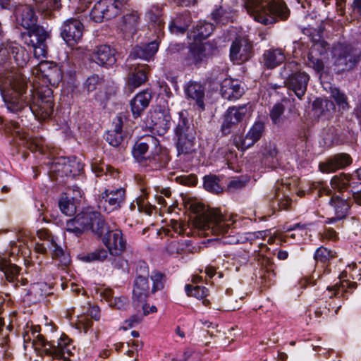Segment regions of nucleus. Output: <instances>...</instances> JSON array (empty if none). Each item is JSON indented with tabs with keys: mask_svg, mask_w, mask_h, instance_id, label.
<instances>
[{
	"mask_svg": "<svg viewBox=\"0 0 361 361\" xmlns=\"http://www.w3.org/2000/svg\"><path fill=\"white\" fill-rule=\"evenodd\" d=\"M30 59L28 52L16 42H8L0 47V93L7 110L17 114L25 108L40 120L53 113L52 90L41 88L35 94L27 92V79L16 66L23 68Z\"/></svg>",
	"mask_w": 361,
	"mask_h": 361,
	"instance_id": "f257e3e1",
	"label": "nucleus"
},
{
	"mask_svg": "<svg viewBox=\"0 0 361 361\" xmlns=\"http://www.w3.org/2000/svg\"><path fill=\"white\" fill-rule=\"evenodd\" d=\"M192 210L196 214L195 225L205 236H224L223 243L226 244H237L240 242L238 236L231 235L233 227L235 223V216L232 214H223L219 209H207L202 204H192Z\"/></svg>",
	"mask_w": 361,
	"mask_h": 361,
	"instance_id": "f03ea898",
	"label": "nucleus"
},
{
	"mask_svg": "<svg viewBox=\"0 0 361 361\" xmlns=\"http://www.w3.org/2000/svg\"><path fill=\"white\" fill-rule=\"evenodd\" d=\"M247 13L262 24H272L277 19L285 20L289 16V10L281 0H244Z\"/></svg>",
	"mask_w": 361,
	"mask_h": 361,
	"instance_id": "7ed1b4c3",
	"label": "nucleus"
},
{
	"mask_svg": "<svg viewBox=\"0 0 361 361\" xmlns=\"http://www.w3.org/2000/svg\"><path fill=\"white\" fill-rule=\"evenodd\" d=\"M281 75L288 90H291L300 99L306 92L310 76L307 73L300 71L298 64L290 61L281 69Z\"/></svg>",
	"mask_w": 361,
	"mask_h": 361,
	"instance_id": "20e7f679",
	"label": "nucleus"
},
{
	"mask_svg": "<svg viewBox=\"0 0 361 361\" xmlns=\"http://www.w3.org/2000/svg\"><path fill=\"white\" fill-rule=\"evenodd\" d=\"M360 51L352 44L338 43L331 49V60L338 71L353 69L360 60Z\"/></svg>",
	"mask_w": 361,
	"mask_h": 361,
	"instance_id": "39448f33",
	"label": "nucleus"
},
{
	"mask_svg": "<svg viewBox=\"0 0 361 361\" xmlns=\"http://www.w3.org/2000/svg\"><path fill=\"white\" fill-rule=\"evenodd\" d=\"M71 340L66 336H62L56 341L48 342L44 338L39 335L34 343L35 350L41 355H47L52 358L63 359L68 361V357L71 355Z\"/></svg>",
	"mask_w": 361,
	"mask_h": 361,
	"instance_id": "423d86ee",
	"label": "nucleus"
},
{
	"mask_svg": "<svg viewBox=\"0 0 361 361\" xmlns=\"http://www.w3.org/2000/svg\"><path fill=\"white\" fill-rule=\"evenodd\" d=\"M37 238L39 243H44L48 240H54V238L51 236L50 233L46 229H39L37 231ZM36 239L31 233L27 231L21 232L18 236V242H11V252L10 255L14 259V255H18L20 252L21 253L26 254V251L24 248L26 247L28 251L31 247L35 248V243Z\"/></svg>",
	"mask_w": 361,
	"mask_h": 361,
	"instance_id": "0eeeda50",
	"label": "nucleus"
},
{
	"mask_svg": "<svg viewBox=\"0 0 361 361\" xmlns=\"http://www.w3.org/2000/svg\"><path fill=\"white\" fill-rule=\"evenodd\" d=\"M123 7L120 0H99L92 8L90 16L93 21L101 23L118 16Z\"/></svg>",
	"mask_w": 361,
	"mask_h": 361,
	"instance_id": "6e6552de",
	"label": "nucleus"
},
{
	"mask_svg": "<svg viewBox=\"0 0 361 361\" xmlns=\"http://www.w3.org/2000/svg\"><path fill=\"white\" fill-rule=\"evenodd\" d=\"M32 74L42 80L47 85L56 87L62 78L60 68L55 63L48 61H40L32 69Z\"/></svg>",
	"mask_w": 361,
	"mask_h": 361,
	"instance_id": "1a4fd4ad",
	"label": "nucleus"
},
{
	"mask_svg": "<svg viewBox=\"0 0 361 361\" xmlns=\"http://www.w3.org/2000/svg\"><path fill=\"white\" fill-rule=\"evenodd\" d=\"M158 145V140L154 137L149 136L145 142H137L135 144L132 151L133 155L140 163L146 159L157 161L161 151Z\"/></svg>",
	"mask_w": 361,
	"mask_h": 361,
	"instance_id": "9d476101",
	"label": "nucleus"
},
{
	"mask_svg": "<svg viewBox=\"0 0 361 361\" xmlns=\"http://www.w3.org/2000/svg\"><path fill=\"white\" fill-rule=\"evenodd\" d=\"M125 200V190L122 188L116 190L106 189L101 193L98 201V208L110 213L121 207Z\"/></svg>",
	"mask_w": 361,
	"mask_h": 361,
	"instance_id": "9b49d317",
	"label": "nucleus"
},
{
	"mask_svg": "<svg viewBox=\"0 0 361 361\" xmlns=\"http://www.w3.org/2000/svg\"><path fill=\"white\" fill-rule=\"evenodd\" d=\"M35 251L40 254L49 252L53 259L58 261V265L61 267H67L71 262L70 257L64 252L63 248L57 245L54 240H48L42 243L36 242Z\"/></svg>",
	"mask_w": 361,
	"mask_h": 361,
	"instance_id": "f8f14e48",
	"label": "nucleus"
},
{
	"mask_svg": "<svg viewBox=\"0 0 361 361\" xmlns=\"http://www.w3.org/2000/svg\"><path fill=\"white\" fill-rule=\"evenodd\" d=\"M102 242L113 256H119L126 248L127 243L120 229L108 231L103 238Z\"/></svg>",
	"mask_w": 361,
	"mask_h": 361,
	"instance_id": "ddd939ff",
	"label": "nucleus"
},
{
	"mask_svg": "<svg viewBox=\"0 0 361 361\" xmlns=\"http://www.w3.org/2000/svg\"><path fill=\"white\" fill-rule=\"evenodd\" d=\"M208 47L202 43L190 45L188 54L183 59V65L190 68H199L207 59Z\"/></svg>",
	"mask_w": 361,
	"mask_h": 361,
	"instance_id": "4468645a",
	"label": "nucleus"
},
{
	"mask_svg": "<svg viewBox=\"0 0 361 361\" xmlns=\"http://www.w3.org/2000/svg\"><path fill=\"white\" fill-rule=\"evenodd\" d=\"M83 25L77 19H68L61 27V36L69 45L74 46L82 37Z\"/></svg>",
	"mask_w": 361,
	"mask_h": 361,
	"instance_id": "2eb2a0df",
	"label": "nucleus"
},
{
	"mask_svg": "<svg viewBox=\"0 0 361 361\" xmlns=\"http://www.w3.org/2000/svg\"><path fill=\"white\" fill-rule=\"evenodd\" d=\"M252 45L245 37L236 38L230 47V59L234 63L247 61L251 57Z\"/></svg>",
	"mask_w": 361,
	"mask_h": 361,
	"instance_id": "dca6fc26",
	"label": "nucleus"
},
{
	"mask_svg": "<svg viewBox=\"0 0 361 361\" xmlns=\"http://www.w3.org/2000/svg\"><path fill=\"white\" fill-rule=\"evenodd\" d=\"M264 131V123L262 121H256L247 133L245 137L236 136L234 138V143L239 149L246 150L261 138Z\"/></svg>",
	"mask_w": 361,
	"mask_h": 361,
	"instance_id": "f3484780",
	"label": "nucleus"
},
{
	"mask_svg": "<svg viewBox=\"0 0 361 361\" xmlns=\"http://www.w3.org/2000/svg\"><path fill=\"white\" fill-rule=\"evenodd\" d=\"M328 49V43L324 40L314 43L307 55L305 62L307 66L313 68L317 73L322 71L324 68L322 56L326 54Z\"/></svg>",
	"mask_w": 361,
	"mask_h": 361,
	"instance_id": "a211bd4d",
	"label": "nucleus"
},
{
	"mask_svg": "<svg viewBox=\"0 0 361 361\" xmlns=\"http://www.w3.org/2000/svg\"><path fill=\"white\" fill-rule=\"evenodd\" d=\"M159 46V42L157 39H155L147 44L136 46L133 49L129 57L127 59L128 66L130 67V68H132V66H135V63H133L132 61L137 59H143L145 61L150 60V59L152 58L157 52Z\"/></svg>",
	"mask_w": 361,
	"mask_h": 361,
	"instance_id": "6ab92c4d",
	"label": "nucleus"
},
{
	"mask_svg": "<svg viewBox=\"0 0 361 361\" xmlns=\"http://www.w3.org/2000/svg\"><path fill=\"white\" fill-rule=\"evenodd\" d=\"M93 212H85L78 214L74 219L66 222L67 232L80 236L85 231L90 230Z\"/></svg>",
	"mask_w": 361,
	"mask_h": 361,
	"instance_id": "aec40b11",
	"label": "nucleus"
},
{
	"mask_svg": "<svg viewBox=\"0 0 361 361\" xmlns=\"http://www.w3.org/2000/svg\"><path fill=\"white\" fill-rule=\"evenodd\" d=\"M171 116L166 110L156 109L151 111L147 121L152 129L159 135H162L166 133L170 127Z\"/></svg>",
	"mask_w": 361,
	"mask_h": 361,
	"instance_id": "412c9836",
	"label": "nucleus"
},
{
	"mask_svg": "<svg viewBox=\"0 0 361 361\" xmlns=\"http://www.w3.org/2000/svg\"><path fill=\"white\" fill-rule=\"evenodd\" d=\"M82 197L80 188L74 186L73 189H68L59 201V208L63 214L66 216H72L76 212L75 201Z\"/></svg>",
	"mask_w": 361,
	"mask_h": 361,
	"instance_id": "4be33fe9",
	"label": "nucleus"
},
{
	"mask_svg": "<svg viewBox=\"0 0 361 361\" xmlns=\"http://www.w3.org/2000/svg\"><path fill=\"white\" fill-rule=\"evenodd\" d=\"M246 113L247 108L245 106L229 107L224 115V121L221 125L223 133H229L231 129L243 120Z\"/></svg>",
	"mask_w": 361,
	"mask_h": 361,
	"instance_id": "5701e85b",
	"label": "nucleus"
},
{
	"mask_svg": "<svg viewBox=\"0 0 361 361\" xmlns=\"http://www.w3.org/2000/svg\"><path fill=\"white\" fill-rule=\"evenodd\" d=\"M352 203L353 200L348 195H334L330 200V204L334 208L336 217L328 219L326 223L331 224L346 216Z\"/></svg>",
	"mask_w": 361,
	"mask_h": 361,
	"instance_id": "b1692460",
	"label": "nucleus"
},
{
	"mask_svg": "<svg viewBox=\"0 0 361 361\" xmlns=\"http://www.w3.org/2000/svg\"><path fill=\"white\" fill-rule=\"evenodd\" d=\"M352 163V159L348 154L341 153L329 158L326 162L319 164V169L324 173H333L342 169Z\"/></svg>",
	"mask_w": 361,
	"mask_h": 361,
	"instance_id": "393cba45",
	"label": "nucleus"
},
{
	"mask_svg": "<svg viewBox=\"0 0 361 361\" xmlns=\"http://www.w3.org/2000/svg\"><path fill=\"white\" fill-rule=\"evenodd\" d=\"M353 182H358L355 178L349 174L341 173L338 175H335L331 180V188L336 190L340 195H348L350 197V191Z\"/></svg>",
	"mask_w": 361,
	"mask_h": 361,
	"instance_id": "a878e982",
	"label": "nucleus"
},
{
	"mask_svg": "<svg viewBox=\"0 0 361 361\" xmlns=\"http://www.w3.org/2000/svg\"><path fill=\"white\" fill-rule=\"evenodd\" d=\"M184 92L188 99L195 101L196 104L201 109H204V87L198 82L189 81L184 86Z\"/></svg>",
	"mask_w": 361,
	"mask_h": 361,
	"instance_id": "bb28decb",
	"label": "nucleus"
},
{
	"mask_svg": "<svg viewBox=\"0 0 361 361\" xmlns=\"http://www.w3.org/2000/svg\"><path fill=\"white\" fill-rule=\"evenodd\" d=\"M17 23L25 29H30L37 23V16L33 8L28 5L18 6L16 11Z\"/></svg>",
	"mask_w": 361,
	"mask_h": 361,
	"instance_id": "cd10ccee",
	"label": "nucleus"
},
{
	"mask_svg": "<svg viewBox=\"0 0 361 361\" xmlns=\"http://www.w3.org/2000/svg\"><path fill=\"white\" fill-rule=\"evenodd\" d=\"M243 92V87L237 80L225 79L221 83V94L225 99L231 101L238 99Z\"/></svg>",
	"mask_w": 361,
	"mask_h": 361,
	"instance_id": "c85d7f7f",
	"label": "nucleus"
},
{
	"mask_svg": "<svg viewBox=\"0 0 361 361\" xmlns=\"http://www.w3.org/2000/svg\"><path fill=\"white\" fill-rule=\"evenodd\" d=\"M149 293V285L146 277L138 276L134 282L133 290V302L135 305H139L145 302Z\"/></svg>",
	"mask_w": 361,
	"mask_h": 361,
	"instance_id": "c756f323",
	"label": "nucleus"
},
{
	"mask_svg": "<svg viewBox=\"0 0 361 361\" xmlns=\"http://www.w3.org/2000/svg\"><path fill=\"white\" fill-rule=\"evenodd\" d=\"M92 59L99 66H111L116 61L114 50L110 46H98L92 55Z\"/></svg>",
	"mask_w": 361,
	"mask_h": 361,
	"instance_id": "7c9ffc66",
	"label": "nucleus"
},
{
	"mask_svg": "<svg viewBox=\"0 0 361 361\" xmlns=\"http://www.w3.org/2000/svg\"><path fill=\"white\" fill-rule=\"evenodd\" d=\"M0 271H3L6 280L14 283L18 281L20 268L12 263L11 259H8V254H0Z\"/></svg>",
	"mask_w": 361,
	"mask_h": 361,
	"instance_id": "2f4dec72",
	"label": "nucleus"
},
{
	"mask_svg": "<svg viewBox=\"0 0 361 361\" xmlns=\"http://www.w3.org/2000/svg\"><path fill=\"white\" fill-rule=\"evenodd\" d=\"M151 99L152 95L148 90L142 91L135 95L130 102L131 111L134 118L140 116L143 111L149 106Z\"/></svg>",
	"mask_w": 361,
	"mask_h": 361,
	"instance_id": "473e14b6",
	"label": "nucleus"
},
{
	"mask_svg": "<svg viewBox=\"0 0 361 361\" xmlns=\"http://www.w3.org/2000/svg\"><path fill=\"white\" fill-rule=\"evenodd\" d=\"M177 137H195V130L192 121L187 117V112L183 111L179 113L178 121L176 127Z\"/></svg>",
	"mask_w": 361,
	"mask_h": 361,
	"instance_id": "72a5a7b5",
	"label": "nucleus"
},
{
	"mask_svg": "<svg viewBox=\"0 0 361 361\" xmlns=\"http://www.w3.org/2000/svg\"><path fill=\"white\" fill-rule=\"evenodd\" d=\"M177 137H195V130L192 121L187 117V112L183 111L179 113L178 121L176 127Z\"/></svg>",
	"mask_w": 361,
	"mask_h": 361,
	"instance_id": "f704fd0d",
	"label": "nucleus"
},
{
	"mask_svg": "<svg viewBox=\"0 0 361 361\" xmlns=\"http://www.w3.org/2000/svg\"><path fill=\"white\" fill-rule=\"evenodd\" d=\"M113 124L114 128L107 131L105 135V140L110 145L118 147L121 144L123 138L122 118L117 116L114 120Z\"/></svg>",
	"mask_w": 361,
	"mask_h": 361,
	"instance_id": "c9c22d12",
	"label": "nucleus"
},
{
	"mask_svg": "<svg viewBox=\"0 0 361 361\" xmlns=\"http://www.w3.org/2000/svg\"><path fill=\"white\" fill-rule=\"evenodd\" d=\"M263 65L269 69H272L282 63L286 56L281 49H268L264 51L263 56Z\"/></svg>",
	"mask_w": 361,
	"mask_h": 361,
	"instance_id": "e433bc0d",
	"label": "nucleus"
},
{
	"mask_svg": "<svg viewBox=\"0 0 361 361\" xmlns=\"http://www.w3.org/2000/svg\"><path fill=\"white\" fill-rule=\"evenodd\" d=\"M166 250L169 254L176 255L183 252H194L196 248L192 246L190 240H173L167 244Z\"/></svg>",
	"mask_w": 361,
	"mask_h": 361,
	"instance_id": "4c0bfd02",
	"label": "nucleus"
},
{
	"mask_svg": "<svg viewBox=\"0 0 361 361\" xmlns=\"http://www.w3.org/2000/svg\"><path fill=\"white\" fill-rule=\"evenodd\" d=\"M136 67L130 73L128 80V85L132 88H136L145 82L147 80L146 70L147 66L146 65L138 66L135 63Z\"/></svg>",
	"mask_w": 361,
	"mask_h": 361,
	"instance_id": "58836bf2",
	"label": "nucleus"
},
{
	"mask_svg": "<svg viewBox=\"0 0 361 361\" xmlns=\"http://www.w3.org/2000/svg\"><path fill=\"white\" fill-rule=\"evenodd\" d=\"M310 224H295L286 228L287 234L284 235L285 240L291 238L295 241H300L306 236L308 233Z\"/></svg>",
	"mask_w": 361,
	"mask_h": 361,
	"instance_id": "ea45409f",
	"label": "nucleus"
},
{
	"mask_svg": "<svg viewBox=\"0 0 361 361\" xmlns=\"http://www.w3.org/2000/svg\"><path fill=\"white\" fill-rule=\"evenodd\" d=\"M191 17L189 13H184L177 16L169 25V30L173 34H183L189 27Z\"/></svg>",
	"mask_w": 361,
	"mask_h": 361,
	"instance_id": "a19ab883",
	"label": "nucleus"
},
{
	"mask_svg": "<svg viewBox=\"0 0 361 361\" xmlns=\"http://www.w3.org/2000/svg\"><path fill=\"white\" fill-rule=\"evenodd\" d=\"M214 29V25L205 20L199 21L191 32L190 37L194 39L202 40L210 36Z\"/></svg>",
	"mask_w": 361,
	"mask_h": 361,
	"instance_id": "79ce46f5",
	"label": "nucleus"
},
{
	"mask_svg": "<svg viewBox=\"0 0 361 361\" xmlns=\"http://www.w3.org/2000/svg\"><path fill=\"white\" fill-rule=\"evenodd\" d=\"M21 123L16 121H10L6 123V131L13 135L15 138H19L20 142L18 145H24L27 140L26 134L23 131V127L25 126L23 119H20Z\"/></svg>",
	"mask_w": 361,
	"mask_h": 361,
	"instance_id": "37998d69",
	"label": "nucleus"
},
{
	"mask_svg": "<svg viewBox=\"0 0 361 361\" xmlns=\"http://www.w3.org/2000/svg\"><path fill=\"white\" fill-rule=\"evenodd\" d=\"M90 230L98 237H102L110 229L100 213L93 212Z\"/></svg>",
	"mask_w": 361,
	"mask_h": 361,
	"instance_id": "c03bdc74",
	"label": "nucleus"
},
{
	"mask_svg": "<svg viewBox=\"0 0 361 361\" xmlns=\"http://www.w3.org/2000/svg\"><path fill=\"white\" fill-rule=\"evenodd\" d=\"M52 283L37 282L31 285L29 294L33 295L36 300H40L46 295L52 293Z\"/></svg>",
	"mask_w": 361,
	"mask_h": 361,
	"instance_id": "a18cd8bd",
	"label": "nucleus"
},
{
	"mask_svg": "<svg viewBox=\"0 0 361 361\" xmlns=\"http://www.w3.org/2000/svg\"><path fill=\"white\" fill-rule=\"evenodd\" d=\"M140 16L136 11L126 14L121 20V28L123 32L133 33L135 30Z\"/></svg>",
	"mask_w": 361,
	"mask_h": 361,
	"instance_id": "49530a36",
	"label": "nucleus"
},
{
	"mask_svg": "<svg viewBox=\"0 0 361 361\" xmlns=\"http://www.w3.org/2000/svg\"><path fill=\"white\" fill-rule=\"evenodd\" d=\"M39 12L44 13L45 16L50 14L51 11L57 10L61 7L60 0H34Z\"/></svg>",
	"mask_w": 361,
	"mask_h": 361,
	"instance_id": "de8ad7c7",
	"label": "nucleus"
},
{
	"mask_svg": "<svg viewBox=\"0 0 361 361\" xmlns=\"http://www.w3.org/2000/svg\"><path fill=\"white\" fill-rule=\"evenodd\" d=\"M195 137H178L177 149L178 154H188L195 151Z\"/></svg>",
	"mask_w": 361,
	"mask_h": 361,
	"instance_id": "09e8293b",
	"label": "nucleus"
},
{
	"mask_svg": "<svg viewBox=\"0 0 361 361\" xmlns=\"http://www.w3.org/2000/svg\"><path fill=\"white\" fill-rule=\"evenodd\" d=\"M28 36L30 39H34V44L45 43L46 39L49 37V33L43 27L35 25L30 28Z\"/></svg>",
	"mask_w": 361,
	"mask_h": 361,
	"instance_id": "8fccbe9b",
	"label": "nucleus"
},
{
	"mask_svg": "<svg viewBox=\"0 0 361 361\" xmlns=\"http://www.w3.org/2000/svg\"><path fill=\"white\" fill-rule=\"evenodd\" d=\"M71 166L72 165L71 162H68L65 159H62L59 161H54L52 164L51 170L55 172L61 171L62 173H64L66 176H68V173H72L73 175H75L76 171H80V166L79 164H78L77 170L72 169Z\"/></svg>",
	"mask_w": 361,
	"mask_h": 361,
	"instance_id": "3c124183",
	"label": "nucleus"
},
{
	"mask_svg": "<svg viewBox=\"0 0 361 361\" xmlns=\"http://www.w3.org/2000/svg\"><path fill=\"white\" fill-rule=\"evenodd\" d=\"M204 187L207 191L214 193H219L223 190L219 184V179L215 175L206 176L204 178Z\"/></svg>",
	"mask_w": 361,
	"mask_h": 361,
	"instance_id": "603ef678",
	"label": "nucleus"
},
{
	"mask_svg": "<svg viewBox=\"0 0 361 361\" xmlns=\"http://www.w3.org/2000/svg\"><path fill=\"white\" fill-rule=\"evenodd\" d=\"M141 194L136 198V202L140 211L150 214L154 209L153 206L147 200V192L145 188H142Z\"/></svg>",
	"mask_w": 361,
	"mask_h": 361,
	"instance_id": "864d4df0",
	"label": "nucleus"
},
{
	"mask_svg": "<svg viewBox=\"0 0 361 361\" xmlns=\"http://www.w3.org/2000/svg\"><path fill=\"white\" fill-rule=\"evenodd\" d=\"M331 97L340 109L346 110L349 108L346 95L341 92L338 89H332L331 92Z\"/></svg>",
	"mask_w": 361,
	"mask_h": 361,
	"instance_id": "5fc2aeb1",
	"label": "nucleus"
},
{
	"mask_svg": "<svg viewBox=\"0 0 361 361\" xmlns=\"http://www.w3.org/2000/svg\"><path fill=\"white\" fill-rule=\"evenodd\" d=\"M185 290L188 296H192L197 299H204L209 294V290L204 286L192 287L191 285L187 284Z\"/></svg>",
	"mask_w": 361,
	"mask_h": 361,
	"instance_id": "6e6d98bb",
	"label": "nucleus"
},
{
	"mask_svg": "<svg viewBox=\"0 0 361 361\" xmlns=\"http://www.w3.org/2000/svg\"><path fill=\"white\" fill-rule=\"evenodd\" d=\"M105 298L109 305L121 310L125 308L127 305V298L123 296L114 297L111 295V291L109 290L105 294Z\"/></svg>",
	"mask_w": 361,
	"mask_h": 361,
	"instance_id": "4d7b16f0",
	"label": "nucleus"
},
{
	"mask_svg": "<svg viewBox=\"0 0 361 361\" xmlns=\"http://www.w3.org/2000/svg\"><path fill=\"white\" fill-rule=\"evenodd\" d=\"M212 16L216 24L226 25L231 21V13L224 10L221 7L213 11Z\"/></svg>",
	"mask_w": 361,
	"mask_h": 361,
	"instance_id": "13d9d810",
	"label": "nucleus"
},
{
	"mask_svg": "<svg viewBox=\"0 0 361 361\" xmlns=\"http://www.w3.org/2000/svg\"><path fill=\"white\" fill-rule=\"evenodd\" d=\"M349 282L343 281L338 284L336 283L332 287H327L326 291L324 293L326 296L331 298L332 297H340L343 295V292L346 290V288L349 286Z\"/></svg>",
	"mask_w": 361,
	"mask_h": 361,
	"instance_id": "bf43d9fd",
	"label": "nucleus"
},
{
	"mask_svg": "<svg viewBox=\"0 0 361 361\" xmlns=\"http://www.w3.org/2000/svg\"><path fill=\"white\" fill-rule=\"evenodd\" d=\"M92 171L95 173L97 176H102L103 175L106 176H111L115 178L117 172L114 170V168L109 165H105L104 164H101L99 165L92 164Z\"/></svg>",
	"mask_w": 361,
	"mask_h": 361,
	"instance_id": "052dcab7",
	"label": "nucleus"
},
{
	"mask_svg": "<svg viewBox=\"0 0 361 361\" xmlns=\"http://www.w3.org/2000/svg\"><path fill=\"white\" fill-rule=\"evenodd\" d=\"M151 280L152 281V293H154L157 290L164 288L166 281V276L160 272H153L151 275Z\"/></svg>",
	"mask_w": 361,
	"mask_h": 361,
	"instance_id": "680f3d73",
	"label": "nucleus"
},
{
	"mask_svg": "<svg viewBox=\"0 0 361 361\" xmlns=\"http://www.w3.org/2000/svg\"><path fill=\"white\" fill-rule=\"evenodd\" d=\"M93 322L91 319L85 316L78 317V322L75 323V327L80 332L87 334L92 328Z\"/></svg>",
	"mask_w": 361,
	"mask_h": 361,
	"instance_id": "e2e57ef3",
	"label": "nucleus"
},
{
	"mask_svg": "<svg viewBox=\"0 0 361 361\" xmlns=\"http://www.w3.org/2000/svg\"><path fill=\"white\" fill-rule=\"evenodd\" d=\"M333 257L331 250H327L326 247H320L315 251L314 258L317 262L324 263Z\"/></svg>",
	"mask_w": 361,
	"mask_h": 361,
	"instance_id": "0e129e2a",
	"label": "nucleus"
},
{
	"mask_svg": "<svg viewBox=\"0 0 361 361\" xmlns=\"http://www.w3.org/2000/svg\"><path fill=\"white\" fill-rule=\"evenodd\" d=\"M107 257V251L104 249H99L83 257L85 262H92L94 260H104Z\"/></svg>",
	"mask_w": 361,
	"mask_h": 361,
	"instance_id": "69168bd1",
	"label": "nucleus"
},
{
	"mask_svg": "<svg viewBox=\"0 0 361 361\" xmlns=\"http://www.w3.org/2000/svg\"><path fill=\"white\" fill-rule=\"evenodd\" d=\"M285 108L280 103L276 104L270 111V117L274 123L278 124L281 121V117L284 112Z\"/></svg>",
	"mask_w": 361,
	"mask_h": 361,
	"instance_id": "338daca9",
	"label": "nucleus"
},
{
	"mask_svg": "<svg viewBox=\"0 0 361 361\" xmlns=\"http://www.w3.org/2000/svg\"><path fill=\"white\" fill-rule=\"evenodd\" d=\"M102 78L96 74L88 77L84 83V89L87 92H92L96 90L97 85L101 82Z\"/></svg>",
	"mask_w": 361,
	"mask_h": 361,
	"instance_id": "774afa93",
	"label": "nucleus"
}]
</instances>
